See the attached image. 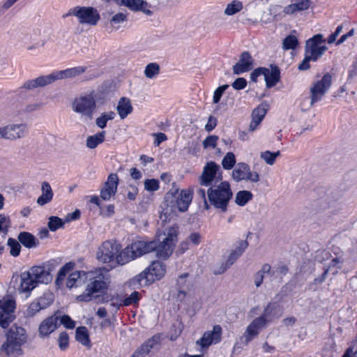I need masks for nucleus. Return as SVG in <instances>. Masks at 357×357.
I'll use <instances>...</instances> for the list:
<instances>
[{"mask_svg": "<svg viewBox=\"0 0 357 357\" xmlns=\"http://www.w3.org/2000/svg\"><path fill=\"white\" fill-rule=\"evenodd\" d=\"M163 236L161 241H136L132 243L116 255V261L123 265L153 251L155 252L158 258L167 259L173 252V242L177 238V230L174 227H170Z\"/></svg>", "mask_w": 357, "mask_h": 357, "instance_id": "1", "label": "nucleus"}, {"mask_svg": "<svg viewBox=\"0 0 357 357\" xmlns=\"http://www.w3.org/2000/svg\"><path fill=\"white\" fill-rule=\"evenodd\" d=\"M56 261L52 259L43 266H33L29 271L21 273L19 291L26 294L28 297L31 291L39 283L48 284L52 280L51 272L54 270Z\"/></svg>", "mask_w": 357, "mask_h": 357, "instance_id": "2", "label": "nucleus"}, {"mask_svg": "<svg viewBox=\"0 0 357 357\" xmlns=\"http://www.w3.org/2000/svg\"><path fill=\"white\" fill-rule=\"evenodd\" d=\"M88 273L89 282L86 284L85 291L76 298L79 302L87 303L98 298V294H102L108 289L107 271L105 269L100 268Z\"/></svg>", "mask_w": 357, "mask_h": 357, "instance_id": "3", "label": "nucleus"}, {"mask_svg": "<svg viewBox=\"0 0 357 357\" xmlns=\"http://www.w3.org/2000/svg\"><path fill=\"white\" fill-rule=\"evenodd\" d=\"M233 197L230 184L227 181H222L217 185L210 187L207 190L209 205L222 213L227 211L229 202Z\"/></svg>", "mask_w": 357, "mask_h": 357, "instance_id": "4", "label": "nucleus"}, {"mask_svg": "<svg viewBox=\"0 0 357 357\" xmlns=\"http://www.w3.org/2000/svg\"><path fill=\"white\" fill-rule=\"evenodd\" d=\"M26 341L24 328L11 327L6 335V341L1 346V351L8 356L15 357L21 354V346Z\"/></svg>", "mask_w": 357, "mask_h": 357, "instance_id": "5", "label": "nucleus"}, {"mask_svg": "<svg viewBox=\"0 0 357 357\" xmlns=\"http://www.w3.org/2000/svg\"><path fill=\"white\" fill-rule=\"evenodd\" d=\"M96 95L93 91L89 93L81 95L76 98L73 102V109L75 112L82 114L86 120H91L96 109Z\"/></svg>", "mask_w": 357, "mask_h": 357, "instance_id": "6", "label": "nucleus"}, {"mask_svg": "<svg viewBox=\"0 0 357 357\" xmlns=\"http://www.w3.org/2000/svg\"><path fill=\"white\" fill-rule=\"evenodd\" d=\"M75 16L81 24L96 26L100 19L98 10L91 6H77L68 10L63 17Z\"/></svg>", "mask_w": 357, "mask_h": 357, "instance_id": "7", "label": "nucleus"}, {"mask_svg": "<svg viewBox=\"0 0 357 357\" xmlns=\"http://www.w3.org/2000/svg\"><path fill=\"white\" fill-rule=\"evenodd\" d=\"M28 132L26 123H10L0 127V139L15 141L25 137Z\"/></svg>", "mask_w": 357, "mask_h": 357, "instance_id": "8", "label": "nucleus"}, {"mask_svg": "<svg viewBox=\"0 0 357 357\" xmlns=\"http://www.w3.org/2000/svg\"><path fill=\"white\" fill-rule=\"evenodd\" d=\"M332 84V76L325 74L321 80L316 82L310 88V106L321 100L326 93L329 90Z\"/></svg>", "mask_w": 357, "mask_h": 357, "instance_id": "9", "label": "nucleus"}, {"mask_svg": "<svg viewBox=\"0 0 357 357\" xmlns=\"http://www.w3.org/2000/svg\"><path fill=\"white\" fill-rule=\"evenodd\" d=\"M324 42L323 35L317 33L305 42V54H307L315 59H319L327 50L325 45H319Z\"/></svg>", "mask_w": 357, "mask_h": 357, "instance_id": "10", "label": "nucleus"}, {"mask_svg": "<svg viewBox=\"0 0 357 357\" xmlns=\"http://www.w3.org/2000/svg\"><path fill=\"white\" fill-rule=\"evenodd\" d=\"M15 302L12 299L0 301V326L3 328H8L15 319Z\"/></svg>", "mask_w": 357, "mask_h": 357, "instance_id": "11", "label": "nucleus"}, {"mask_svg": "<svg viewBox=\"0 0 357 357\" xmlns=\"http://www.w3.org/2000/svg\"><path fill=\"white\" fill-rule=\"evenodd\" d=\"M231 177L236 182L249 180L257 183L259 181V174L256 172H250V166L245 162H239L236 165L232 171Z\"/></svg>", "mask_w": 357, "mask_h": 357, "instance_id": "12", "label": "nucleus"}, {"mask_svg": "<svg viewBox=\"0 0 357 357\" xmlns=\"http://www.w3.org/2000/svg\"><path fill=\"white\" fill-rule=\"evenodd\" d=\"M268 320L264 317L259 316L255 318L247 327L241 339H244L245 344H248L257 337L259 330L266 326Z\"/></svg>", "mask_w": 357, "mask_h": 357, "instance_id": "13", "label": "nucleus"}, {"mask_svg": "<svg viewBox=\"0 0 357 357\" xmlns=\"http://www.w3.org/2000/svg\"><path fill=\"white\" fill-rule=\"evenodd\" d=\"M119 177L116 174H109L107 181L104 183L102 188L100 189V197L103 200L107 201L115 195L117 192L119 185Z\"/></svg>", "mask_w": 357, "mask_h": 357, "instance_id": "14", "label": "nucleus"}, {"mask_svg": "<svg viewBox=\"0 0 357 357\" xmlns=\"http://www.w3.org/2000/svg\"><path fill=\"white\" fill-rule=\"evenodd\" d=\"M220 169V166L215 162H208L204 167L202 174L199 177V184L204 186L211 185Z\"/></svg>", "mask_w": 357, "mask_h": 357, "instance_id": "15", "label": "nucleus"}, {"mask_svg": "<svg viewBox=\"0 0 357 357\" xmlns=\"http://www.w3.org/2000/svg\"><path fill=\"white\" fill-rule=\"evenodd\" d=\"M318 194L319 195V198L315 201V203L317 204H321V208L324 209L328 207L331 202L337 200L342 196V193L340 192H335V190L333 188L326 189L324 187L318 189Z\"/></svg>", "mask_w": 357, "mask_h": 357, "instance_id": "16", "label": "nucleus"}, {"mask_svg": "<svg viewBox=\"0 0 357 357\" xmlns=\"http://www.w3.org/2000/svg\"><path fill=\"white\" fill-rule=\"evenodd\" d=\"M118 252L117 245L110 241H105L96 253L97 259L103 262L108 263L112 261Z\"/></svg>", "mask_w": 357, "mask_h": 357, "instance_id": "17", "label": "nucleus"}, {"mask_svg": "<svg viewBox=\"0 0 357 357\" xmlns=\"http://www.w3.org/2000/svg\"><path fill=\"white\" fill-rule=\"evenodd\" d=\"M116 4L123 6L132 12H142L147 16L153 14V12L148 8V1L145 0H118Z\"/></svg>", "mask_w": 357, "mask_h": 357, "instance_id": "18", "label": "nucleus"}, {"mask_svg": "<svg viewBox=\"0 0 357 357\" xmlns=\"http://www.w3.org/2000/svg\"><path fill=\"white\" fill-rule=\"evenodd\" d=\"M254 59L248 51H244L240 55L238 61L233 66V73L241 75L253 68Z\"/></svg>", "mask_w": 357, "mask_h": 357, "instance_id": "19", "label": "nucleus"}, {"mask_svg": "<svg viewBox=\"0 0 357 357\" xmlns=\"http://www.w3.org/2000/svg\"><path fill=\"white\" fill-rule=\"evenodd\" d=\"M222 328L220 325H215L212 331H207L197 341V344L202 348L209 347L212 343L219 342L221 340Z\"/></svg>", "mask_w": 357, "mask_h": 357, "instance_id": "20", "label": "nucleus"}, {"mask_svg": "<svg viewBox=\"0 0 357 357\" xmlns=\"http://www.w3.org/2000/svg\"><path fill=\"white\" fill-rule=\"evenodd\" d=\"M55 82L53 72L47 75H41L36 79H28L26 81L21 89L26 90H34L39 87L46 86Z\"/></svg>", "mask_w": 357, "mask_h": 357, "instance_id": "21", "label": "nucleus"}, {"mask_svg": "<svg viewBox=\"0 0 357 357\" xmlns=\"http://www.w3.org/2000/svg\"><path fill=\"white\" fill-rule=\"evenodd\" d=\"M149 275V282H153L155 280L161 279L166 272V265L160 261H153L149 266L145 269Z\"/></svg>", "mask_w": 357, "mask_h": 357, "instance_id": "22", "label": "nucleus"}, {"mask_svg": "<svg viewBox=\"0 0 357 357\" xmlns=\"http://www.w3.org/2000/svg\"><path fill=\"white\" fill-rule=\"evenodd\" d=\"M87 66H79L66 70L54 71L53 75L55 82L57 80L75 78L86 72Z\"/></svg>", "mask_w": 357, "mask_h": 357, "instance_id": "23", "label": "nucleus"}, {"mask_svg": "<svg viewBox=\"0 0 357 357\" xmlns=\"http://www.w3.org/2000/svg\"><path fill=\"white\" fill-rule=\"evenodd\" d=\"M59 319V317L54 314L43 320L38 328L40 336H48L50 333L54 331L59 325L58 324Z\"/></svg>", "mask_w": 357, "mask_h": 357, "instance_id": "24", "label": "nucleus"}, {"mask_svg": "<svg viewBox=\"0 0 357 357\" xmlns=\"http://www.w3.org/2000/svg\"><path fill=\"white\" fill-rule=\"evenodd\" d=\"M270 68H266L264 71V77L267 88H272L277 84L280 80V70L278 66L274 64L270 65Z\"/></svg>", "mask_w": 357, "mask_h": 357, "instance_id": "25", "label": "nucleus"}, {"mask_svg": "<svg viewBox=\"0 0 357 357\" xmlns=\"http://www.w3.org/2000/svg\"><path fill=\"white\" fill-rule=\"evenodd\" d=\"M176 197L178 198L176 208L181 212L186 211L192 199V192L189 190H182L178 192Z\"/></svg>", "mask_w": 357, "mask_h": 357, "instance_id": "26", "label": "nucleus"}, {"mask_svg": "<svg viewBox=\"0 0 357 357\" xmlns=\"http://www.w3.org/2000/svg\"><path fill=\"white\" fill-rule=\"evenodd\" d=\"M178 192L179 188L176 186L175 183H173L172 189H170L165 196L164 204L167 208H169L172 211H174V210L176 208L178 202L176 197Z\"/></svg>", "mask_w": 357, "mask_h": 357, "instance_id": "27", "label": "nucleus"}, {"mask_svg": "<svg viewBox=\"0 0 357 357\" xmlns=\"http://www.w3.org/2000/svg\"><path fill=\"white\" fill-rule=\"evenodd\" d=\"M88 273L84 271H75L70 274L66 282V287L68 289L77 287L84 282L83 278H88Z\"/></svg>", "mask_w": 357, "mask_h": 357, "instance_id": "28", "label": "nucleus"}, {"mask_svg": "<svg viewBox=\"0 0 357 357\" xmlns=\"http://www.w3.org/2000/svg\"><path fill=\"white\" fill-rule=\"evenodd\" d=\"M132 110L133 108L129 98L122 97L119 99L116 106V111L121 119H126L128 114L132 113Z\"/></svg>", "mask_w": 357, "mask_h": 357, "instance_id": "29", "label": "nucleus"}, {"mask_svg": "<svg viewBox=\"0 0 357 357\" xmlns=\"http://www.w3.org/2000/svg\"><path fill=\"white\" fill-rule=\"evenodd\" d=\"M41 191L42 195L37 199V204L44 206L52 200L54 193L50 183L47 181L42 183Z\"/></svg>", "mask_w": 357, "mask_h": 357, "instance_id": "30", "label": "nucleus"}, {"mask_svg": "<svg viewBox=\"0 0 357 357\" xmlns=\"http://www.w3.org/2000/svg\"><path fill=\"white\" fill-rule=\"evenodd\" d=\"M282 308L275 303H269L264 309L261 315L266 318L268 321H271L273 317L279 318L282 315Z\"/></svg>", "mask_w": 357, "mask_h": 357, "instance_id": "31", "label": "nucleus"}, {"mask_svg": "<svg viewBox=\"0 0 357 357\" xmlns=\"http://www.w3.org/2000/svg\"><path fill=\"white\" fill-rule=\"evenodd\" d=\"M310 6V0H298L294 3L289 4L284 7V13L287 15H292L296 12L307 10Z\"/></svg>", "mask_w": 357, "mask_h": 357, "instance_id": "32", "label": "nucleus"}, {"mask_svg": "<svg viewBox=\"0 0 357 357\" xmlns=\"http://www.w3.org/2000/svg\"><path fill=\"white\" fill-rule=\"evenodd\" d=\"M17 239L20 243L27 248L36 247L39 242L37 238L31 233L22 231L18 234Z\"/></svg>", "mask_w": 357, "mask_h": 357, "instance_id": "33", "label": "nucleus"}, {"mask_svg": "<svg viewBox=\"0 0 357 357\" xmlns=\"http://www.w3.org/2000/svg\"><path fill=\"white\" fill-rule=\"evenodd\" d=\"M289 272V268L286 265H278L273 270L271 268V273H268L270 280L271 282H276L281 283L283 280V277Z\"/></svg>", "mask_w": 357, "mask_h": 357, "instance_id": "34", "label": "nucleus"}, {"mask_svg": "<svg viewBox=\"0 0 357 357\" xmlns=\"http://www.w3.org/2000/svg\"><path fill=\"white\" fill-rule=\"evenodd\" d=\"M75 339L85 347H91V346L89 332L86 326H79L76 328Z\"/></svg>", "mask_w": 357, "mask_h": 357, "instance_id": "35", "label": "nucleus"}, {"mask_svg": "<svg viewBox=\"0 0 357 357\" xmlns=\"http://www.w3.org/2000/svg\"><path fill=\"white\" fill-rule=\"evenodd\" d=\"M105 131L98 132L96 134L89 136L86 141L88 148L93 149L105 141Z\"/></svg>", "mask_w": 357, "mask_h": 357, "instance_id": "36", "label": "nucleus"}, {"mask_svg": "<svg viewBox=\"0 0 357 357\" xmlns=\"http://www.w3.org/2000/svg\"><path fill=\"white\" fill-rule=\"evenodd\" d=\"M252 194L248 190H240L236 194L235 203L240 206H245L252 199Z\"/></svg>", "mask_w": 357, "mask_h": 357, "instance_id": "37", "label": "nucleus"}, {"mask_svg": "<svg viewBox=\"0 0 357 357\" xmlns=\"http://www.w3.org/2000/svg\"><path fill=\"white\" fill-rule=\"evenodd\" d=\"M271 273V266L268 264H264L261 268L255 275V284L257 287L261 286L263 283L264 275Z\"/></svg>", "mask_w": 357, "mask_h": 357, "instance_id": "38", "label": "nucleus"}, {"mask_svg": "<svg viewBox=\"0 0 357 357\" xmlns=\"http://www.w3.org/2000/svg\"><path fill=\"white\" fill-rule=\"evenodd\" d=\"M243 3L238 0H234L231 3L227 5V7L225 10V15H233L243 9Z\"/></svg>", "mask_w": 357, "mask_h": 357, "instance_id": "39", "label": "nucleus"}, {"mask_svg": "<svg viewBox=\"0 0 357 357\" xmlns=\"http://www.w3.org/2000/svg\"><path fill=\"white\" fill-rule=\"evenodd\" d=\"M38 307H41V310L48 307L54 301V296L51 293H45L42 296L36 299Z\"/></svg>", "mask_w": 357, "mask_h": 357, "instance_id": "40", "label": "nucleus"}, {"mask_svg": "<svg viewBox=\"0 0 357 357\" xmlns=\"http://www.w3.org/2000/svg\"><path fill=\"white\" fill-rule=\"evenodd\" d=\"M298 45V40L296 36L294 35L287 36L282 41V47L284 50H295Z\"/></svg>", "mask_w": 357, "mask_h": 357, "instance_id": "41", "label": "nucleus"}, {"mask_svg": "<svg viewBox=\"0 0 357 357\" xmlns=\"http://www.w3.org/2000/svg\"><path fill=\"white\" fill-rule=\"evenodd\" d=\"M74 266L75 263L72 261L68 262L64 266H63L58 272L56 283L59 284V282L63 281L67 273L73 270Z\"/></svg>", "mask_w": 357, "mask_h": 357, "instance_id": "42", "label": "nucleus"}, {"mask_svg": "<svg viewBox=\"0 0 357 357\" xmlns=\"http://www.w3.org/2000/svg\"><path fill=\"white\" fill-rule=\"evenodd\" d=\"M236 164V157L232 152H228L222 160L223 169L229 170L231 169Z\"/></svg>", "mask_w": 357, "mask_h": 357, "instance_id": "43", "label": "nucleus"}, {"mask_svg": "<svg viewBox=\"0 0 357 357\" xmlns=\"http://www.w3.org/2000/svg\"><path fill=\"white\" fill-rule=\"evenodd\" d=\"M160 340V335H154L151 338L145 342L150 354L154 353L159 349Z\"/></svg>", "mask_w": 357, "mask_h": 357, "instance_id": "44", "label": "nucleus"}, {"mask_svg": "<svg viewBox=\"0 0 357 357\" xmlns=\"http://www.w3.org/2000/svg\"><path fill=\"white\" fill-rule=\"evenodd\" d=\"M160 73V66L156 63H149L144 70V75L147 78L152 79Z\"/></svg>", "mask_w": 357, "mask_h": 357, "instance_id": "45", "label": "nucleus"}, {"mask_svg": "<svg viewBox=\"0 0 357 357\" xmlns=\"http://www.w3.org/2000/svg\"><path fill=\"white\" fill-rule=\"evenodd\" d=\"M11 227V221L8 215L0 213V233L7 235L10 227Z\"/></svg>", "mask_w": 357, "mask_h": 357, "instance_id": "46", "label": "nucleus"}, {"mask_svg": "<svg viewBox=\"0 0 357 357\" xmlns=\"http://www.w3.org/2000/svg\"><path fill=\"white\" fill-rule=\"evenodd\" d=\"M147 275L148 274L146 273V271L144 270L141 273L137 275L135 277L130 280L129 286L134 287L142 286V282L144 280H146V283L149 282V276Z\"/></svg>", "mask_w": 357, "mask_h": 357, "instance_id": "47", "label": "nucleus"}, {"mask_svg": "<svg viewBox=\"0 0 357 357\" xmlns=\"http://www.w3.org/2000/svg\"><path fill=\"white\" fill-rule=\"evenodd\" d=\"M127 21V15L123 13L115 14L110 20L111 25L116 29L120 28V24Z\"/></svg>", "mask_w": 357, "mask_h": 357, "instance_id": "48", "label": "nucleus"}, {"mask_svg": "<svg viewBox=\"0 0 357 357\" xmlns=\"http://www.w3.org/2000/svg\"><path fill=\"white\" fill-rule=\"evenodd\" d=\"M7 244L10 248V255L13 257H17L21 251L20 241L15 238H9Z\"/></svg>", "mask_w": 357, "mask_h": 357, "instance_id": "49", "label": "nucleus"}, {"mask_svg": "<svg viewBox=\"0 0 357 357\" xmlns=\"http://www.w3.org/2000/svg\"><path fill=\"white\" fill-rule=\"evenodd\" d=\"M268 105L266 102H263L256 108H255L252 112V116H255L259 117L261 120L264 119L267 110H268Z\"/></svg>", "mask_w": 357, "mask_h": 357, "instance_id": "50", "label": "nucleus"}, {"mask_svg": "<svg viewBox=\"0 0 357 357\" xmlns=\"http://www.w3.org/2000/svg\"><path fill=\"white\" fill-rule=\"evenodd\" d=\"M64 225L62 219L57 216H51L49 218L48 227L50 231H55L56 229L62 227Z\"/></svg>", "mask_w": 357, "mask_h": 357, "instance_id": "51", "label": "nucleus"}, {"mask_svg": "<svg viewBox=\"0 0 357 357\" xmlns=\"http://www.w3.org/2000/svg\"><path fill=\"white\" fill-rule=\"evenodd\" d=\"M342 259H341L340 257H335L331 261L328 266L325 267V268H328V272L335 269L333 272V274L335 275L338 273V271L342 268Z\"/></svg>", "mask_w": 357, "mask_h": 357, "instance_id": "52", "label": "nucleus"}, {"mask_svg": "<svg viewBox=\"0 0 357 357\" xmlns=\"http://www.w3.org/2000/svg\"><path fill=\"white\" fill-rule=\"evenodd\" d=\"M144 189L149 192H155L159 189V181L155 178L144 181Z\"/></svg>", "mask_w": 357, "mask_h": 357, "instance_id": "53", "label": "nucleus"}, {"mask_svg": "<svg viewBox=\"0 0 357 357\" xmlns=\"http://www.w3.org/2000/svg\"><path fill=\"white\" fill-rule=\"evenodd\" d=\"M40 310L41 307H38L36 300H34L27 307L26 310L24 312V314L27 317H32L35 314H36V313L39 312Z\"/></svg>", "mask_w": 357, "mask_h": 357, "instance_id": "54", "label": "nucleus"}, {"mask_svg": "<svg viewBox=\"0 0 357 357\" xmlns=\"http://www.w3.org/2000/svg\"><path fill=\"white\" fill-rule=\"evenodd\" d=\"M229 84H223L218 86L213 92V103L217 104L220 102L222 94L229 88Z\"/></svg>", "mask_w": 357, "mask_h": 357, "instance_id": "55", "label": "nucleus"}, {"mask_svg": "<svg viewBox=\"0 0 357 357\" xmlns=\"http://www.w3.org/2000/svg\"><path fill=\"white\" fill-rule=\"evenodd\" d=\"M140 298V294L138 291H133L129 296L123 299V305L129 306L132 304H137Z\"/></svg>", "mask_w": 357, "mask_h": 357, "instance_id": "56", "label": "nucleus"}, {"mask_svg": "<svg viewBox=\"0 0 357 357\" xmlns=\"http://www.w3.org/2000/svg\"><path fill=\"white\" fill-rule=\"evenodd\" d=\"M317 61V59H315L313 57H312L307 54H304V59L302 61V62L298 65V69L301 71L307 70L310 69V61L314 62Z\"/></svg>", "mask_w": 357, "mask_h": 357, "instance_id": "57", "label": "nucleus"}, {"mask_svg": "<svg viewBox=\"0 0 357 357\" xmlns=\"http://www.w3.org/2000/svg\"><path fill=\"white\" fill-rule=\"evenodd\" d=\"M173 0H149L148 2V8L159 9L162 6L167 5V3Z\"/></svg>", "mask_w": 357, "mask_h": 357, "instance_id": "58", "label": "nucleus"}, {"mask_svg": "<svg viewBox=\"0 0 357 357\" xmlns=\"http://www.w3.org/2000/svg\"><path fill=\"white\" fill-rule=\"evenodd\" d=\"M68 334L66 332H62L60 333L58 339L59 347L61 350H65L68 347Z\"/></svg>", "mask_w": 357, "mask_h": 357, "instance_id": "59", "label": "nucleus"}, {"mask_svg": "<svg viewBox=\"0 0 357 357\" xmlns=\"http://www.w3.org/2000/svg\"><path fill=\"white\" fill-rule=\"evenodd\" d=\"M218 137L216 135H210L206 137L203 141V147L207 149L208 147L215 148Z\"/></svg>", "mask_w": 357, "mask_h": 357, "instance_id": "60", "label": "nucleus"}, {"mask_svg": "<svg viewBox=\"0 0 357 357\" xmlns=\"http://www.w3.org/2000/svg\"><path fill=\"white\" fill-rule=\"evenodd\" d=\"M109 301V305L112 307L115 311H117L121 305H123V299L121 296L118 294L112 296Z\"/></svg>", "mask_w": 357, "mask_h": 357, "instance_id": "61", "label": "nucleus"}, {"mask_svg": "<svg viewBox=\"0 0 357 357\" xmlns=\"http://www.w3.org/2000/svg\"><path fill=\"white\" fill-rule=\"evenodd\" d=\"M60 324H63L68 329H73L75 326V322L68 315H63L60 318Z\"/></svg>", "mask_w": 357, "mask_h": 357, "instance_id": "62", "label": "nucleus"}, {"mask_svg": "<svg viewBox=\"0 0 357 357\" xmlns=\"http://www.w3.org/2000/svg\"><path fill=\"white\" fill-rule=\"evenodd\" d=\"M149 354V349L146 347V342H144L134 352L132 357H146Z\"/></svg>", "mask_w": 357, "mask_h": 357, "instance_id": "63", "label": "nucleus"}, {"mask_svg": "<svg viewBox=\"0 0 357 357\" xmlns=\"http://www.w3.org/2000/svg\"><path fill=\"white\" fill-rule=\"evenodd\" d=\"M247 80L243 77L236 78L231 84V86L236 90H241L246 87Z\"/></svg>", "mask_w": 357, "mask_h": 357, "instance_id": "64", "label": "nucleus"}]
</instances>
